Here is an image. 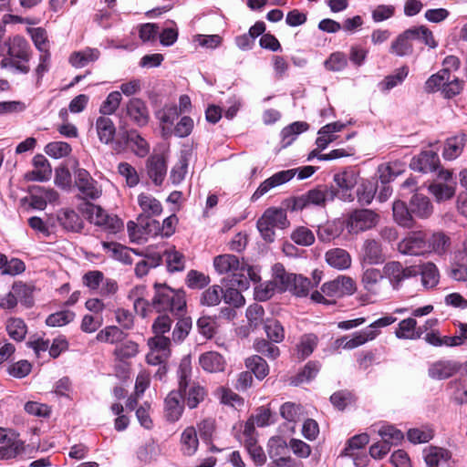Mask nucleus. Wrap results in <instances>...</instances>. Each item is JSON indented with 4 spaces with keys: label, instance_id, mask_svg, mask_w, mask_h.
<instances>
[{
    "label": "nucleus",
    "instance_id": "obj_1",
    "mask_svg": "<svg viewBox=\"0 0 467 467\" xmlns=\"http://www.w3.org/2000/svg\"><path fill=\"white\" fill-rule=\"evenodd\" d=\"M449 244L450 238L443 233L416 231L398 244V250L406 255H423L432 252L441 254Z\"/></svg>",
    "mask_w": 467,
    "mask_h": 467
},
{
    "label": "nucleus",
    "instance_id": "obj_2",
    "mask_svg": "<svg viewBox=\"0 0 467 467\" xmlns=\"http://www.w3.org/2000/svg\"><path fill=\"white\" fill-rule=\"evenodd\" d=\"M394 221L402 227L411 228L414 218L426 219L433 213V206L430 198L415 191L409 201L396 200L392 205Z\"/></svg>",
    "mask_w": 467,
    "mask_h": 467
},
{
    "label": "nucleus",
    "instance_id": "obj_3",
    "mask_svg": "<svg viewBox=\"0 0 467 467\" xmlns=\"http://www.w3.org/2000/svg\"><path fill=\"white\" fill-rule=\"evenodd\" d=\"M155 295L151 306L159 313L170 311L180 314L186 308L185 293L182 289L175 290L166 284L154 283Z\"/></svg>",
    "mask_w": 467,
    "mask_h": 467
},
{
    "label": "nucleus",
    "instance_id": "obj_4",
    "mask_svg": "<svg viewBox=\"0 0 467 467\" xmlns=\"http://www.w3.org/2000/svg\"><path fill=\"white\" fill-rule=\"evenodd\" d=\"M19 432L12 429L0 427V461H9L16 459L23 451H26L28 446L19 439Z\"/></svg>",
    "mask_w": 467,
    "mask_h": 467
},
{
    "label": "nucleus",
    "instance_id": "obj_5",
    "mask_svg": "<svg viewBox=\"0 0 467 467\" xmlns=\"http://www.w3.org/2000/svg\"><path fill=\"white\" fill-rule=\"evenodd\" d=\"M385 278L389 282L393 290L399 291L404 281L419 275L418 265L404 266L399 261H389L383 266Z\"/></svg>",
    "mask_w": 467,
    "mask_h": 467
},
{
    "label": "nucleus",
    "instance_id": "obj_6",
    "mask_svg": "<svg viewBox=\"0 0 467 467\" xmlns=\"http://www.w3.org/2000/svg\"><path fill=\"white\" fill-rule=\"evenodd\" d=\"M126 118L138 128L146 127L150 119L147 103L140 98H131L123 108Z\"/></svg>",
    "mask_w": 467,
    "mask_h": 467
},
{
    "label": "nucleus",
    "instance_id": "obj_7",
    "mask_svg": "<svg viewBox=\"0 0 467 467\" xmlns=\"http://www.w3.org/2000/svg\"><path fill=\"white\" fill-rule=\"evenodd\" d=\"M379 215L369 209H357L350 213L348 221L349 232L358 234L375 227Z\"/></svg>",
    "mask_w": 467,
    "mask_h": 467
},
{
    "label": "nucleus",
    "instance_id": "obj_8",
    "mask_svg": "<svg viewBox=\"0 0 467 467\" xmlns=\"http://www.w3.org/2000/svg\"><path fill=\"white\" fill-rule=\"evenodd\" d=\"M410 168L421 173L437 171L441 168L440 157L434 150H421L411 158Z\"/></svg>",
    "mask_w": 467,
    "mask_h": 467
},
{
    "label": "nucleus",
    "instance_id": "obj_9",
    "mask_svg": "<svg viewBox=\"0 0 467 467\" xmlns=\"http://www.w3.org/2000/svg\"><path fill=\"white\" fill-rule=\"evenodd\" d=\"M355 290L354 280L346 275H339L332 281L324 283L321 286L322 293L329 297L349 296L354 294Z\"/></svg>",
    "mask_w": 467,
    "mask_h": 467
},
{
    "label": "nucleus",
    "instance_id": "obj_10",
    "mask_svg": "<svg viewBox=\"0 0 467 467\" xmlns=\"http://www.w3.org/2000/svg\"><path fill=\"white\" fill-rule=\"evenodd\" d=\"M229 281L233 285H236L241 290H247L250 286V282L254 284L260 283V268L248 265L243 259L239 274L232 275Z\"/></svg>",
    "mask_w": 467,
    "mask_h": 467
},
{
    "label": "nucleus",
    "instance_id": "obj_11",
    "mask_svg": "<svg viewBox=\"0 0 467 467\" xmlns=\"http://www.w3.org/2000/svg\"><path fill=\"white\" fill-rule=\"evenodd\" d=\"M181 394L176 389L171 390L164 399L163 416L166 421L175 423L180 420L185 410Z\"/></svg>",
    "mask_w": 467,
    "mask_h": 467
},
{
    "label": "nucleus",
    "instance_id": "obj_12",
    "mask_svg": "<svg viewBox=\"0 0 467 467\" xmlns=\"http://www.w3.org/2000/svg\"><path fill=\"white\" fill-rule=\"evenodd\" d=\"M295 177L294 171H280L260 183L251 197L252 202H256L271 189L288 182Z\"/></svg>",
    "mask_w": 467,
    "mask_h": 467
},
{
    "label": "nucleus",
    "instance_id": "obj_13",
    "mask_svg": "<svg viewBox=\"0 0 467 467\" xmlns=\"http://www.w3.org/2000/svg\"><path fill=\"white\" fill-rule=\"evenodd\" d=\"M295 177L294 171H280L260 183L251 197L252 202H256L271 189L288 182Z\"/></svg>",
    "mask_w": 467,
    "mask_h": 467
},
{
    "label": "nucleus",
    "instance_id": "obj_14",
    "mask_svg": "<svg viewBox=\"0 0 467 467\" xmlns=\"http://www.w3.org/2000/svg\"><path fill=\"white\" fill-rule=\"evenodd\" d=\"M176 390L181 394L182 400L189 410L198 408L208 396L207 389L199 382L187 385L184 390L181 389V388L176 389Z\"/></svg>",
    "mask_w": 467,
    "mask_h": 467
},
{
    "label": "nucleus",
    "instance_id": "obj_15",
    "mask_svg": "<svg viewBox=\"0 0 467 467\" xmlns=\"http://www.w3.org/2000/svg\"><path fill=\"white\" fill-rule=\"evenodd\" d=\"M4 46L7 47V55L10 57L18 58L26 63L30 60V46L24 36L16 35L9 37L4 42Z\"/></svg>",
    "mask_w": 467,
    "mask_h": 467
},
{
    "label": "nucleus",
    "instance_id": "obj_16",
    "mask_svg": "<svg viewBox=\"0 0 467 467\" xmlns=\"http://www.w3.org/2000/svg\"><path fill=\"white\" fill-rule=\"evenodd\" d=\"M75 183L78 191L84 195L83 199L96 200L99 197L100 192L95 187L96 181L87 170L78 168L75 171Z\"/></svg>",
    "mask_w": 467,
    "mask_h": 467
},
{
    "label": "nucleus",
    "instance_id": "obj_17",
    "mask_svg": "<svg viewBox=\"0 0 467 467\" xmlns=\"http://www.w3.org/2000/svg\"><path fill=\"white\" fill-rule=\"evenodd\" d=\"M57 220L67 232L81 233L84 228V221L75 210L70 208L60 209L57 212Z\"/></svg>",
    "mask_w": 467,
    "mask_h": 467
},
{
    "label": "nucleus",
    "instance_id": "obj_18",
    "mask_svg": "<svg viewBox=\"0 0 467 467\" xmlns=\"http://www.w3.org/2000/svg\"><path fill=\"white\" fill-rule=\"evenodd\" d=\"M148 176L156 186H161L167 173V164L163 155L155 154L147 160Z\"/></svg>",
    "mask_w": 467,
    "mask_h": 467
},
{
    "label": "nucleus",
    "instance_id": "obj_19",
    "mask_svg": "<svg viewBox=\"0 0 467 467\" xmlns=\"http://www.w3.org/2000/svg\"><path fill=\"white\" fill-rule=\"evenodd\" d=\"M268 454L272 462L268 463L267 467H292L293 459L290 457H279L280 451L286 448V443L280 438H271L268 441Z\"/></svg>",
    "mask_w": 467,
    "mask_h": 467
},
{
    "label": "nucleus",
    "instance_id": "obj_20",
    "mask_svg": "<svg viewBox=\"0 0 467 467\" xmlns=\"http://www.w3.org/2000/svg\"><path fill=\"white\" fill-rule=\"evenodd\" d=\"M467 142V134L460 132L454 136L449 137L444 141L442 157L446 161H453L457 159L463 151V148Z\"/></svg>",
    "mask_w": 467,
    "mask_h": 467
},
{
    "label": "nucleus",
    "instance_id": "obj_21",
    "mask_svg": "<svg viewBox=\"0 0 467 467\" xmlns=\"http://www.w3.org/2000/svg\"><path fill=\"white\" fill-rule=\"evenodd\" d=\"M310 288H312V281L309 278L300 274H293L289 283L283 287H279V291H289L297 297H305L308 296Z\"/></svg>",
    "mask_w": 467,
    "mask_h": 467
},
{
    "label": "nucleus",
    "instance_id": "obj_22",
    "mask_svg": "<svg viewBox=\"0 0 467 467\" xmlns=\"http://www.w3.org/2000/svg\"><path fill=\"white\" fill-rule=\"evenodd\" d=\"M461 365L453 360H439L433 363L428 370L429 377L437 379H446L456 374Z\"/></svg>",
    "mask_w": 467,
    "mask_h": 467
},
{
    "label": "nucleus",
    "instance_id": "obj_23",
    "mask_svg": "<svg viewBox=\"0 0 467 467\" xmlns=\"http://www.w3.org/2000/svg\"><path fill=\"white\" fill-rule=\"evenodd\" d=\"M241 265L242 262L234 254H223L213 258L214 269L221 275L227 273L239 274Z\"/></svg>",
    "mask_w": 467,
    "mask_h": 467
},
{
    "label": "nucleus",
    "instance_id": "obj_24",
    "mask_svg": "<svg viewBox=\"0 0 467 467\" xmlns=\"http://www.w3.org/2000/svg\"><path fill=\"white\" fill-rule=\"evenodd\" d=\"M321 364L317 360L308 361L295 376L290 378V385L298 387L303 383H308L318 374Z\"/></svg>",
    "mask_w": 467,
    "mask_h": 467
},
{
    "label": "nucleus",
    "instance_id": "obj_25",
    "mask_svg": "<svg viewBox=\"0 0 467 467\" xmlns=\"http://www.w3.org/2000/svg\"><path fill=\"white\" fill-rule=\"evenodd\" d=\"M308 129L309 124L306 121H295L283 128L280 132L281 149L290 146L296 140L298 135L306 131Z\"/></svg>",
    "mask_w": 467,
    "mask_h": 467
},
{
    "label": "nucleus",
    "instance_id": "obj_26",
    "mask_svg": "<svg viewBox=\"0 0 467 467\" xmlns=\"http://www.w3.org/2000/svg\"><path fill=\"white\" fill-rule=\"evenodd\" d=\"M94 224L101 227L109 234H117L123 230L124 223L120 218L114 214H109L105 210L97 214Z\"/></svg>",
    "mask_w": 467,
    "mask_h": 467
},
{
    "label": "nucleus",
    "instance_id": "obj_27",
    "mask_svg": "<svg viewBox=\"0 0 467 467\" xmlns=\"http://www.w3.org/2000/svg\"><path fill=\"white\" fill-rule=\"evenodd\" d=\"M326 262L333 268L346 270L351 265V257L345 249L333 248L326 253Z\"/></svg>",
    "mask_w": 467,
    "mask_h": 467
},
{
    "label": "nucleus",
    "instance_id": "obj_28",
    "mask_svg": "<svg viewBox=\"0 0 467 467\" xmlns=\"http://www.w3.org/2000/svg\"><path fill=\"white\" fill-rule=\"evenodd\" d=\"M405 35L411 41H418L430 48H435L438 46L432 32L425 26H411L405 30Z\"/></svg>",
    "mask_w": 467,
    "mask_h": 467
},
{
    "label": "nucleus",
    "instance_id": "obj_29",
    "mask_svg": "<svg viewBox=\"0 0 467 467\" xmlns=\"http://www.w3.org/2000/svg\"><path fill=\"white\" fill-rule=\"evenodd\" d=\"M101 245L105 252H110V256L124 265H130L133 262L130 254V247L121 244L118 242H106L103 241Z\"/></svg>",
    "mask_w": 467,
    "mask_h": 467
},
{
    "label": "nucleus",
    "instance_id": "obj_30",
    "mask_svg": "<svg viewBox=\"0 0 467 467\" xmlns=\"http://www.w3.org/2000/svg\"><path fill=\"white\" fill-rule=\"evenodd\" d=\"M363 260L370 265H379L384 262L385 257L381 245L374 239H368L363 245Z\"/></svg>",
    "mask_w": 467,
    "mask_h": 467
},
{
    "label": "nucleus",
    "instance_id": "obj_31",
    "mask_svg": "<svg viewBox=\"0 0 467 467\" xmlns=\"http://www.w3.org/2000/svg\"><path fill=\"white\" fill-rule=\"evenodd\" d=\"M419 275L421 276V284L425 289L435 287L440 281V272L436 265L432 262H427L420 266Z\"/></svg>",
    "mask_w": 467,
    "mask_h": 467
},
{
    "label": "nucleus",
    "instance_id": "obj_32",
    "mask_svg": "<svg viewBox=\"0 0 467 467\" xmlns=\"http://www.w3.org/2000/svg\"><path fill=\"white\" fill-rule=\"evenodd\" d=\"M287 211L288 209H285L284 205L281 204L280 207L267 208L262 216L270 225L279 229H285L290 224L286 215Z\"/></svg>",
    "mask_w": 467,
    "mask_h": 467
},
{
    "label": "nucleus",
    "instance_id": "obj_33",
    "mask_svg": "<svg viewBox=\"0 0 467 467\" xmlns=\"http://www.w3.org/2000/svg\"><path fill=\"white\" fill-rule=\"evenodd\" d=\"M199 364L205 371L218 372L224 369L225 361L218 352L208 351L200 356Z\"/></svg>",
    "mask_w": 467,
    "mask_h": 467
},
{
    "label": "nucleus",
    "instance_id": "obj_34",
    "mask_svg": "<svg viewBox=\"0 0 467 467\" xmlns=\"http://www.w3.org/2000/svg\"><path fill=\"white\" fill-rule=\"evenodd\" d=\"M96 129L100 142L110 144L114 140L116 127L109 117L100 116L96 120Z\"/></svg>",
    "mask_w": 467,
    "mask_h": 467
},
{
    "label": "nucleus",
    "instance_id": "obj_35",
    "mask_svg": "<svg viewBox=\"0 0 467 467\" xmlns=\"http://www.w3.org/2000/svg\"><path fill=\"white\" fill-rule=\"evenodd\" d=\"M231 276L222 279V283L226 286L223 292V299L225 304L233 306L234 307H240L244 305L245 299L241 294L242 291L236 285H233L229 281Z\"/></svg>",
    "mask_w": 467,
    "mask_h": 467
},
{
    "label": "nucleus",
    "instance_id": "obj_36",
    "mask_svg": "<svg viewBox=\"0 0 467 467\" xmlns=\"http://www.w3.org/2000/svg\"><path fill=\"white\" fill-rule=\"evenodd\" d=\"M306 193L310 204L319 206L324 205L327 201L334 200L337 192L335 190L328 188L327 185H318L317 187L309 190Z\"/></svg>",
    "mask_w": 467,
    "mask_h": 467
},
{
    "label": "nucleus",
    "instance_id": "obj_37",
    "mask_svg": "<svg viewBox=\"0 0 467 467\" xmlns=\"http://www.w3.org/2000/svg\"><path fill=\"white\" fill-rule=\"evenodd\" d=\"M423 452L427 467H439L441 461L448 462L451 458V451L441 447L431 446Z\"/></svg>",
    "mask_w": 467,
    "mask_h": 467
},
{
    "label": "nucleus",
    "instance_id": "obj_38",
    "mask_svg": "<svg viewBox=\"0 0 467 467\" xmlns=\"http://www.w3.org/2000/svg\"><path fill=\"white\" fill-rule=\"evenodd\" d=\"M122 139L126 144L136 148L135 153L137 155L143 157L148 154L149 144L137 130L131 129L126 130L122 135Z\"/></svg>",
    "mask_w": 467,
    "mask_h": 467
},
{
    "label": "nucleus",
    "instance_id": "obj_39",
    "mask_svg": "<svg viewBox=\"0 0 467 467\" xmlns=\"http://www.w3.org/2000/svg\"><path fill=\"white\" fill-rule=\"evenodd\" d=\"M245 367L258 380H263L269 373L267 362L258 355H254L245 359Z\"/></svg>",
    "mask_w": 467,
    "mask_h": 467
},
{
    "label": "nucleus",
    "instance_id": "obj_40",
    "mask_svg": "<svg viewBox=\"0 0 467 467\" xmlns=\"http://www.w3.org/2000/svg\"><path fill=\"white\" fill-rule=\"evenodd\" d=\"M329 400L335 409L344 411L348 406L356 403L357 397L353 391L345 389L334 392Z\"/></svg>",
    "mask_w": 467,
    "mask_h": 467
},
{
    "label": "nucleus",
    "instance_id": "obj_41",
    "mask_svg": "<svg viewBox=\"0 0 467 467\" xmlns=\"http://www.w3.org/2000/svg\"><path fill=\"white\" fill-rule=\"evenodd\" d=\"M379 334V330L365 327L364 329H362L358 332L353 333L352 337L350 339L348 338V341L345 342L344 348L345 349L356 348L367 343L368 341L375 339Z\"/></svg>",
    "mask_w": 467,
    "mask_h": 467
},
{
    "label": "nucleus",
    "instance_id": "obj_42",
    "mask_svg": "<svg viewBox=\"0 0 467 467\" xmlns=\"http://www.w3.org/2000/svg\"><path fill=\"white\" fill-rule=\"evenodd\" d=\"M182 451L184 455L192 456L198 449L199 441L194 427H187L181 436Z\"/></svg>",
    "mask_w": 467,
    "mask_h": 467
},
{
    "label": "nucleus",
    "instance_id": "obj_43",
    "mask_svg": "<svg viewBox=\"0 0 467 467\" xmlns=\"http://www.w3.org/2000/svg\"><path fill=\"white\" fill-rule=\"evenodd\" d=\"M409 67L407 66H403L397 70L393 74H390L379 82V87L381 91H389L395 87L400 85L405 78L408 77Z\"/></svg>",
    "mask_w": 467,
    "mask_h": 467
},
{
    "label": "nucleus",
    "instance_id": "obj_44",
    "mask_svg": "<svg viewBox=\"0 0 467 467\" xmlns=\"http://www.w3.org/2000/svg\"><path fill=\"white\" fill-rule=\"evenodd\" d=\"M385 278V273L377 268H368L363 272L361 282L364 288L371 293L377 294V285L379 281Z\"/></svg>",
    "mask_w": 467,
    "mask_h": 467
},
{
    "label": "nucleus",
    "instance_id": "obj_45",
    "mask_svg": "<svg viewBox=\"0 0 467 467\" xmlns=\"http://www.w3.org/2000/svg\"><path fill=\"white\" fill-rule=\"evenodd\" d=\"M389 52L398 57H407L413 53L411 40L405 35V31L400 34L396 39L392 41Z\"/></svg>",
    "mask_w": 467,
    "mask_h": 467
},
{
    "label": "nucleus",
    "instance_id": "obj_46",
    "mask_svg": "<svg viewBox=\"0 0 467 467\" xmlns=\"http://www.w3.org/2000/svg\"><path fill=\"white\" fill-rule=\"evenodd\" d=\"M178 388L184 390L187 385L195 381L192 380V363L189 356L183 357L177 369Z\"/></svg>",
    "mask_w": 467,
    "mask_h": 467
},
{
    "label": "nucleus",
    "instance_id": "obj_47",
    "mask_svg": "<svg viewBox=\"0 0 467 467\" xmlns=\"http://www.w3.org/2000/svg\"><path fill=\"white\" fill-rule=\"evenodd\" d=\"M138 202L145 214L157 216L162 212L161 203L151 195L140 193L138 196Z\"/></svg>",
    "mask_w": 467,
    "mask_h": 467
},
{
    "label": "nucleus",
    "instance_id": "obj_48",
    "mask_svg": "<svg viewBox=\"0 0 467 467\" xmlns=\"http://www.w3.org/2000/svg\"><path fill=\"white\" fill-rule=\"evenodd\" d=\"M126 336L127 335L119 327L116 326H108L97 334L96 338L100 342L116 344L122 342Z\"/></svg>",
    "mask_w": 467,
    "mask_h": 467
},
{
    "label": "nucleus",
    "instance_id": "obj_49",
    "mask_svg": "<svg viewBox=\"0 0 467 467\" xmlns=\"http://www.w3.org/2000/svg\"><path fill=\"white\" fill-rule=\"evenodd\" d=\"M264 329L268 339L274 343H280L285 338V330L282 324L274 318H266Z\"/></svg>",
    "mask_w": 467,
    "mask_h": 467
},
{
    "label": "nucleus",
    "instance_id": "obj_50",
    "mask_svg": "<svg viewBox=\"0 0 467 467\" xmlns=\"http://www.w3.org/2000/svg\"><path fill=\"white\" fill-rule=\"evenodd\" d=\"M265 309L261 305L253 304L249 306L245 312L249 327L254 331L258 328L261 324L265 325Z\"/></svg>",
    "mask_w": 467,
    "mask_h": 467
},
{
    "label": "nucleus",
    "instance_id": "obj_51",
    "mask_svg": "<svg viewBox=\"0 0 467 467\" xmlns=\"http://www.w3.org/2000/svg\"><path fill=\"white\" fill-rule=\"evenodd\" d=\"M358 175L354 171H344L334 175V182L342 191H350L358 184Z\"/></svg>",
    "mask_w": 467,
    "mask_h": 467
},
{
    "label": "nucleus",
    "instance_id": "obj_52",
    "mask_svg": "<svg viewBox=\"0 0 467 467\" xmlns=\"http://www.w3.org/2000/svg\"><path fill=\"white\" fill-rule=\"evenodd\" d=\"M44 150L51 158L60 159L68 156L72 151V148L66 141H52L45 146Z\"/></svg>",
    "mask_w": 467,
    "mask_h": 467
},
{
    "label": "nucleus",
    "instance_id": "obj_53",
    "mask_svg": "<svg viewBox=\"0 0 467 467\" xmlns=\"http://www.w3.org/2000/svg\"><path fill=\"white\" fill-rule=\"evenodd\" d=\"M450 79L448 70L441 69L436 74L431 75L424 85V90L427 93H433L436 90L443 88L445 82Z\"/></svg>",
    "mask_w": 467,
    "mask_h": 467
},
{
    "label": "nucleus",
    "instance_id": "obj_54",
    "mask_svg": "<svg viewBox=\"0 0 467 467\" xmlns=\"http://www.w3.org/2000/svg\"><path fill=\"white\" fill-rule=\"evenodd\" d=\"M9 337L16 341H22L27 332L26 325L21 318H10L6 325Z\"/></svg>",
    "mask_w": 467,
    "mask_h": 467
},
{
    "label": "nucleus",
    "instance_id": "obj_55",
    "mask_svg": "<svg viewBox=\"0 0 467 467\" xmlns=\"http://www.w3.org/2000/svg\"><path fill=\"white\" fill-rule=\"evenodd\" d=\"M75 318V313L70 310H62L50 314L46 319V325L48 327H62L69 324Z\"/></svg>",
    "mask_w": 467,
    "mask_h": 467
},
{
    "label": "nucleus",
    "instance_id": "obj_56",
    "mask_svg": "<svg viewBox=\"0 0 467 467\" xmlns=\"http://www.w3.org/2000/svg\"><path fill=\"white\" fill-rule=\"evenodd\" d=\"M317 345V337L314 334H309L302 337L300 343L297 345V358L305 359L309 357Z\"/></svg>",
    "mask_w": 467,
    "mask_h": 467
},
{
    "label": "nucleus",
    "instance_id": "obj_57",
    "mask_svg": "<svg viewBox=\"0 0 467 467\" xmlns=\"http://www.w3.org/2000/svg\"><path fill=\"white\" fill-rule=\"evenodd\" d=\"M223 289L218 285H214L206 289L201 298V304L208 306H217L223 298Z\"/></svg>",
    "mask_w": 467,
    "mask_h": 467
},
{
    "label": "nucleus",
    "instance_id": "obj_58",
    "mask_svg": "<svg viewBox=\"0 0 467 467\" xmlns=\"http://www.w3.org/2000/svg\"><path fill=\"white\" fill-rule=\"evenodd\" d=\"M122 97L119 91H112L110 92L106 99L102 102L99 112L102 115H111L115 113L117 109L119 107Z\"/></svg>",
    "mask_w": 467,
    "mask_h": 467
},
{
    "label": "nucleus",
    "instance_id": "obj_59",
    "mask_svg": "<svg viewBox=\"0 0 467 467\" xmlns=\"http://www.w3.org/2000/svg\"><path fill=\"white\" fill-rule=\"evenodd\" d=\"M378 187L369 182L361 183L357 189L358 202L361 205H368L374 199Z\"/></svg>",
    "mask_w": 467,
    "mask_h": 467
},
{
    "label": "nucleus",
    "instance_id": "obj_60",
    "mask_svg": "<svg viewBox=\"0 0 467 467\" xmlns=\"http://www.w3.org/2000/svg\"><path fill=\"white\" fill-rule=\"evenodd\" d=\"M254 348L256 352L272 359L276 358L280 355L278 347L275 346L274 342L265 338L256 339L254 343Z\"/></svg>",
    "mask_w": 467,
    "mask_h": 467
},
{
    "label": "nucleus",
    "instance_id": "obj_61",
    "mask_svg": "<svg viewBox=\"0 0 467 467\" xmlns=\"http://www.w3.org/2000/svg\"><path fill=\"white\" fill-rule=\"evenodd\" d=\"M324 66L329 71H342L348 66L347 56L343 52H334L325 60Z\"/></svg>",
    "mask_w": 467,
    "mask_h": 467
},
{
    "label": "nucleus",
    "instance_id": "obj_62",
    "mask_svg": "<svg viewBox=\"0 0 467 467\" xmlns=\"http://www.w3.org/2000/svg\"><path fill=\"white\" fill-rule=\"evenodd\" d=\"M192 326V321L190 317H184L178 320L172 331V339L175 342L183 341L189 335Z\"/></svg>",
    "mask_w": 467,
    "mask_h": 467
},
{
    "label": "nucleus",
    "instance_id": "obj_63",
    "mask_svg": "<svg viewBox=\"0 0 467 467\" xmlns=\"http://www.w3.org/2000/svg\"><path fill=\"white\" fill-rule=\"evenodd\" d=\"M379 434L383 441L389 442V445H398L404 439V434L392 425L382 426Z\"/></svg>",
    "mask_w": 467,
    "mask_h": 467
},
{
    "label": "nucleus",
    "instance_id": "obj_64",
    "mask_svg": "<svg viewBox=\"0 0 467 467\" xmlns=\"http://www.w3.org/2000/svg\"><path fill=\"white\" fill-rule=\"evenodd\" d=\"M449 388L452 390V400L458 404L462 405L467 403V389L465 388L464 381L462 379H454L449 382Z\"/></svg>",
    "mask_w": 467,
    "mask_h": 467
}]
</instances>
